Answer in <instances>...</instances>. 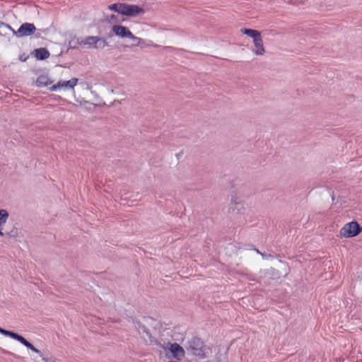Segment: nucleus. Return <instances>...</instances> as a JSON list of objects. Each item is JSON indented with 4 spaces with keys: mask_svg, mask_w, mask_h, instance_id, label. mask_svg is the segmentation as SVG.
Wrapping results in <instances>:
<instances>
[{
    "mask_svg": "<svg viewBox=\"0 0 362 362\" xmlns=\"http://www.w3.org/2000/svg\"><path fill=\"white\" fill-rule=\"evenodd\" d=\"M78 82V78H71L69 80H59L56 83L52 84L49 90L52 92H60V91H68L71 90L73 93L75 92V86Z\"/></svg>",
    "mask_w": 362,
    "mask_h": 362,
    "instance_id": "20e7f679",
    "label": "nucleus"
},
{
    "mask_svg": "<svg viewBox=\"0 0 362 362\" xmlns=\"http://www.w3.org/2000/svg\"><path fill=\"white\" fill-rule=\"evenodd\" d=\"M123 4H114L108 6V8L112 11H115L119 13L120 6H122Z\"/></svg>",
    "mask_w": 362,
    "mask_h": 362,
    "instance_id": "2eb2a0df",
    "label": "nucleus"
},
{
    "mask_svg": "<svg viewBox=\"0 0 362 362\" xmlns=\"http://www.w3.org/2000/svg\"><path fill=\"white\" fill-rule=\"evenodd\" d=\"M113 34L119 38H129L132 33L129 28L121 25H114L112 27Z\"/></svg>",
    "mask_w": 362,
    "mask_h": 362,
    "instance_id": "9d476101",
    "label": "nucleus"
},
{
    "mask_svg": "<svg viewBox=\"0 0 362 362\" xmlns=\"http://www.w3.org/2000/svg\"><path fill=\"white\" fill-rule=\"evenodd\" d=\"M72 94H73V97H74V98L75 101H76V103H77L80 106H83V105H85L88 103V102H87L86 100H84V99H79V98H78L76 97V93H75V92H74V93H73Z\"/></svg>",
    "mask_w": 362,
    "mask_h": 362,
    "instance_id": "dca6fc26",
    "label": "nucleus"
},
{
    "mask_svg": "<svg viewBox=\"0 0 362 362\" xmlns=\"http://www.w3.org/2000/svg\"><path fill=\"white\" fill-rule=\"evenodd\" d=\"M120 8L119 13L129 17L138 16L145 13L143 8L136 5L123 4L122 6H120Z\"/></svg>",
    "mask_w": 362,
    "mask_h": 362,
    "instance_id": "0eeeda50",
    "label": "nucleus"
},
{
    "mask_svg": "<svg viewBox=\"0 0 362 362\" xmlns=\"http://www.w3.org/2000/svg\"><path fill=\"white\" fill-rule=\"evenodd\" d=\"M362 231V228L356 221H351L343 226L339 230L341 238H351L357 236Z\"/></svg>",
    "mask_w": 362,
    "mask_h": 362,
    "instance_id": "39448f33",
    "label": "nucleus"
},
{
    "mask_svg": "<svg viewBox=\"0 0 362 362\" xmlns=\"http://www.w3.org/2000/svg\"><path fill=\"white\" fill-rule=\"evenodd\" d=\"M153 325L154 326L153 331L149 330L144 326H140L139 331L140 333H145L149 341H156L160 345L163 350L165 359L173 361L172 358H173L178 362L182 360L185 356V351L182 346L175 342L163 341L162 339H159V337L164 336L165 333L168 334L170 331L168 329H163V332H160L161 325L156 321L153 322Z\"/></svg>",
    "mask_w": 362,
    "mask_h": 362,
    "instance_id": "f257e3e1",
    "label": "nucleus"
},
{
    "mask_svg": "<svg viewBox=\"0 0 362 362\" xmlns=\"http://www.w3.org/2000/svg\"><path fill=\"white\" fill-rule=\"evenodd\" d=\"M100 43H103V47L105 46V41L102 40L99 37L97 36L86 37L78 42V45L81 47L95 49L98 47V45Z\"/></svg>",
    "mask_w": 362,
    "mask_h": 362,
    "instance_id": "1a4fd4ad",
    "label": "nucleus"
},
{
    "mask_svg": "<svg viewBox=\"0 0 362 362\" xmlns=\"http://www.w3.org/2000/svg\"><path fill=\"white\" fill-rule=\"evenodd\" d=\"M11 30L16 37H22L29 36L34 33L36 30V28L33 23H25L20 26L17 31H15L13 28Z\"/></svg>",
    "mask_w": 362,
    "mask_h": 362,
    "instance_id": "6e6552de",
    "label": "nucleus"
},
{
    "mask_svg": "<svg viewBox=\"0 0 362 362\" xmlns=\"http://www.w3.org/2000/svg\"><path fill=\"white\" fill-rule=\"evenodd\" d=\"M232 202L234 203V204H238V202H236V200H232Z\"/></svg>",
    "mask_w": 362,
    "mask_h": 362,
    "instance_id": "a211bd4d",
    "label": "nucleus"
},
{
    "mask_svg": "<svg viewBox=\"0 0 362 362\" xmlns=\"http://www.w3.org/2000/svg\"><path fill=\"white\" fill-rule=\"evenodd\" d=\"M241 33L251 37L253 42L252 52L257 56H262L265 54L263 40L260 33L257 30L243 28Z\"/></svg>",
    "mask_w": 362,
    "mask_h": 362,
    "instance_id": "f03ea898",
    "label": "nucleus"
},
{
    "mask_svg": "<svg viewBox=\"0 0 362 362\" xmlns=\"http://www.w3.org/2000/svg\"><path fill=\"white\" fill-rule=\"evenodd\" d=\"M8 212L5 209H0V236H4L3 226L6 223L8 219Z\"/></svg>",
    "mask_w": 362,
    "mask_h": 362,
    "instance_id": "f8f14e48",
    "label": "nucleus"
},
{
    "mask_svg": "<svg viewBox=\"0 0 362 362\" xmlns=\"http://www.w3.org/2000/svg\"><path fill=\"white\" fill-rule=\"evenodd\" d=\"M189 349L192 355L202 358L206 357L209 353V349L199 339L192 340Z\"/></svg>",
    "mask_w": 362,
    "mask_h": 362,
    "instance_id": "423d86ee",
    "label": "nucleus"
},
{
    "mask_svg": "<svg viewBox=\"0 0 362 362\" xmlns=\"http://www.w3.org/2000/svg\"><path fill=\"white\" fill-rule=\"evenodd\" d=\"M0 333L4 334V335H5V336H6V337H11V338H12V339H13L15 340H17L18 341H19L20 343H21L25 346H26L27 348L30 349V350H32L35 353L38 354L42 358V359L44 361H45L46 362H56L54 360H51V359L49 360V359L44 358L40 350H38L32 344H30L28 341H27L24 337H23L22 336L18 334L17 333L6 330V329H2L1 327H0Z\"/></svg>",
    "mask_w": 362,
    "mask_h": 362,
    "instance_id": "7ed1b4c3",
    "label": "nucleus"
},
{
    "mask_svg": "<svg viewBox=\"0 0 362 362\" xmlns=\"http://www.w3.org/2000/svg\"><path fill=\"white\" fill-rule=\"evenodd\" d=\"M53 82L47 74H41L37 78L35 85L39 88H44L52 85Z\"/></svg>",
    "mask_w": 362,
    "mask_h": 362,
    "instance_id": "9b49d317",
    "label": "nucleus"
},
{
    "mask_svg": "<svg viewBox=\"0 0 362 362\" xmlns=\"http://www.w3.org/2000/svg\"><path fill=\"white\" fill-rule=\"evenodd\" d=\"M6 30H12V28L10 25L0 21V31H6Z\"/></svg>",
    "mask_w": 362,
    "mask_h": 362,
    "instance_id": "f3484780",
    "label": "nucleus"
},
{
    "mask_svg": "<svg viewBox=\"0 0 362 362\" xmlns=\"http://www.w3.org/2000/svg\"><path fill=\"white\" fill-rule=\"evenodd\" d=\"M129 39L132 40L135 43V45H141L145 42L143 39L134 35L133 33L131 34Z\"/></svg>",
    "mask_w": 362,
    "mask_h": 362,
    "instance_id": "4468645a",
    "label": "nucleus"
},
{
    "mask_svg": "<svg viewBox=\"0 0 362 362\" xmlns=\"http://www.w3.org/2000/svg\"><path fill=\"white\" fill-rule=\"evenodd\" d=\"M35 56L37 59L43 60L49 57V53L45 48H40L35 50Z\"/></svg>",
    "mask_w": 362,
    "mask_h": 362,
    "instance_id": "ddd939ff",
    "label": "nucleus"
}]
</instances>
